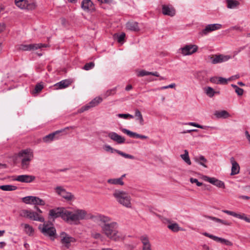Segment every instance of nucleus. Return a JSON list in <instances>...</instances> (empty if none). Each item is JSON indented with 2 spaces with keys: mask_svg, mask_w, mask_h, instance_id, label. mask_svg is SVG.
I'll use <instances>...</instances> for the list:
<instances>
[{
  "mask_svg": "<svg viewBox=\"0 0 250 250\" xmlns=\"http://www.w3.org/2000/svg\"><path fill=\"white\" fill-rule=\"evenodd\" d=\"M205 217L206 218L209 219L211 220H213V221L216 222V223H221V224L225 225V226H231L232 224V223L230 222H229L226 220H222V219H219V218H216L215 217L208 216V215H206V216H205Z\"/></svg>",
  "mask_w": 250,
  "mask_h": 250,
  "instance_id": "27",
  "label": "nucleus"
},
{
  "mask_svg": "<svg viewBox=\"0 0 250 250\" xmlns=\"http://www.w3.org/2000/svg\"><path fill=\"white\" fill-rule=\"evenodd\" d=\"M71 84V82L69 80H64L57 83L54 85L55 89H60L67 87Z\"/></svg>",
  "mask_w": 250,
  "mask_h": 250,
  "instance_id": "26",
  "label": "nucleus"
},
{
  "mask_svg": "<svg viewBox=\"0 0 250 250\" xmlns=\"http://www.w3.org/2000/svg\"><path fill=\"white\" fill-rule=\"evenodd\" d=\"M120 129L122 132L126 134L130 137L140 138L141 139H146L148 138V137L146 136L138 134L136 132L131 131L126 128H121Z\"/></svg>",
  "mask_w": 250,
  "mask_h": 250,
  "instance_id": "22",
  "label": "nucleus"
},
{
  "mask_svg": "<svg viewBox=\"0 0 250 250\" xmlns=\"http://www.w3.org/2000/svg\"><path fill=\"white\" fill-rule=\"evenodd\" d=\"M62 132V130H57L54 132L50 133L48 135L45 136L43 138L42 140L45 143H49L53 141L55 138V135Z\"/></svg>",
  "mask_w": 250,
  "mask_h": 250,
  "instance_id": "28",
  "label": "nucleus"
},
{
  "mask_svg": "<svg viewBox=\"0 0 250 250\" xmlns=\"http://www.w3.org/2000/svg\"><path fill=\"white\" fill-rule=\"evenodd\" d=\"M140 240L143 244L142 250H152L151 245L147 235H144L140 236Z\"/></svg>",
  "mask_w": 250,
  "mask_h": 250,
  "instance_id": "21",
  "label": "nucleus"
},
{
  "mask_svg": "<svg viewBox=\"0 0 250 250\" xmlns=\"http://www.w3.org/2000/svg\"><path fill=\"white\" fill-rule=\"evenodd\" d=\"M116 87H115L113 89L108 90L106 91V92L105 93V95L106 96H108L111 95H113L116 93Z\"/></svg>",
  "mask_w": 250,
  "mask_h": 250,
  "instance_id": "52",
  "label": "nucleus"
},
{
  "mask_svg": "<svg viewBox=\"0 0 250 250\" xmlns=\"http://www.w3.org/2000/svg\"><path fill=\"white\" fill-rule=\"evenodd\" d=\"M56 193L68 201H72L75 199L74 195L71 192H67L65 189L61 186H58L55 188Z\"/></svg>",
  "mask_w": 250,
  "mask_h": 250,
  "instance_id": "7",
  "label": "nucleus"
},
{
  "mask_svg": "<svg viewBox=\"0 0 250 250\" xmlns=\"http://www.w3.org/2000/svg\"><path fill=\"white\" fill-rule=\"evenodd\" d=\"M163 222L164 223H167L168 225L170 224V223H172V222L169 219L165 218L163 219Z\"/></svg>",
  "mask_w": 250,
  "mask_h": 250,
  "instance_id": "60",
  "label": "nucleus"
},
{
  "mask_svg": "<svg viewBox=\"0 0 250 250\" xmlns=\"http://www.w3.org/2000/svg\"><path fill=\"white\" fill-rule=\"evenodd\" d=\"M239 198L243 199L245 200H249L250 199V197L245 195H240L239 196Z\"/></svg>",
  "mask_w": 250,
  "mask_h": 250,
  "instance_id": "57",
  "label": "nucleus"
},
{
  "mask_svg": "<svg viewBox=\"0 0 250 250\" xmlns=\"http://www.w3.org/2000/svg\"><path fill=\"white\" fill-rule=\"evenodd\" d=\"M227 7L229 8H234L237 7L239 3L238 1L234 0H227Z\"/></svg>",
  "mask_w": 250,
  "mask_h": 250,
  "instance_id": "38",
  "label": "nucleus"
},
{
  "mask_svg": "<svg viewBox=\"0 0 250 250\" xmlns=\"http://www.w3.org/2000/svg\"><path fill=\"white\" fill-rule=\"evenodd\" d=\"M61 243L66 248L69 249L71 246V243H74L76 239L70 236L65 232H62L60 233Z\"/></svg>",
  "mask_w": 250,
  "mask_h": 250,
  "instance_id": "8",
  "label": "nucleus"
},
{
  "mask_svg": "<svg viewBox=\"0 0 250 250\" xmlns=\"http://www.w3.org/2000/svg\"><path fill=\"white\" fill-rule=\"evenodd\" d=\"M194 160L196 162L199 164L200 165L203 166L205 167H207V165L205 163L207 162V160L203 155L199 156H196L194 158Z\"/></svg>",
  "mask_w": 250,
  "mask_h": 250,
  "instance_id": "32",
  "label": "nucleus"
},
{
  "mask_svg": "<svg viewBox=\"0 0 250 250\" xmlns=\"http://www.w3.org/2000/svg\"><path fill=\"white\" fill-rule=\"evenodd\" d=\"M95 64L93 62L86 63L83 66V69L85 70H89L94 67Z\"/></svg>",
  "mask_w": 250,
  "mask_h": 250,
  "instance_id": "44",
  "label": "nucleus"
},
{
  "mask_svg": "<svg viewBox=\"0 0 250 250\" xmlns=\"http://www.w3.org/2000/svg\"><path fill=\"white\" fill-rule=\"evenodd\" d=\"M102 3H111L112 0H98Z\"/></svg>",
  "mask_w": 250,
  "mask_h": 250,
  "instance_id": "58",
  "label": "nucleus"
},
{
  "mask_svg": "<svg viewBox=\"0 0 250 250\" xmlns=\"http://www.w3.org/2000/svg\"><path fill=\"white\" fill-rule=\"evenodd\" d=\"M205 92L206 94L210 98L213 97L214 95L215 94V92L214 89L212 87L209 86L207 87L206 88Z\"/></svg>",
  "mask_w": 250,
  "mask_h": 250,
  "instance_id": "40",
  "label": "nucleus"
},
{
  "mask_svg": "<svg viewBox=\"0 0 250 250\" xmlns=\"http://www.w3.org/2000/svg\"><path fill=\"white\" fill-rule=\"evenodd\" d=\"M43 88V86L41 83H38L36 85L35 87V91L36 93L40 92Z\"/></svg>",
  "mask_w": 250,
  "mask_h": 250,
  "instance_id": "47",
  "label": "nucleus"
},
{
  "mask_svg": "<svg viewBox=\"0 0 250 250\" xmlns=\"http://www.w3.org/2000/svg\"><path fill=\"white\" fill-rule=\"evenodd\" d=\"M238 96H242L244 93V90L240 87H238L235 91Z\"/></svg>",
  "mask_w": 250,
  "mask_h": 250,
  "instance_id": "54",
  "label": "nucleus"
},
{
  "mask_svg": "<svg viewBox=\"0 0 250 250\" xmlns=\"http://www.w3.org/2000/svg\"><path fill=\"white\" fill-rule=\"evenodd\" d=\"M15 4L21 9L33 10L36 7L34 2H29L27 0H15Z\"/></svg>",
  "mask_w": 250,
  "mask_h": 250,
  "instance_id": "11",
  "label": "nucleus"
},
{
  "mask_svg": "<svg viewBox=\"0 0 250 250\" xmlns=\"http://www.w3.org/2000/svg\"><path fill=\"white\" fill-rule=\"evenodd\" d=\"M245 48V47H241L240 48H239V49H238V51H235L234 52V55H236L238 53H239L240 51H241L242 50H243V49H244Z\"/></svg>",
  "mask_w": 250,
  "mask_h": 250,
  "instance_id": "61",
  "label": "nucleus"
},
{
  "mask_svg": "<svg viewBox=\"0 0 250 250\" xmlns=\"http://www.w3.org/2000/svg\"><path fill=\"white\" fill-rule=\"evenodd\" d=\"M202 247L203 249L205 250H209V247L206 244L203 245Z\"/></svg>",
  "mask_w": 250,
  "mask_h": 250,
  "instance_id": "63",
  "label": "nucleus"
},
{
  "mask_svg": "<svg viewBox=\"0 0 250 250\" xmlns=\"http://www.w3.org/2000/svg\"><path fill=\"white\" fill-rule=\"evenodd\" d=\"M175 86V84L174 83H173L169 85H168L167 86H164L161 87L160 88H158V90H163V89H167V88H174Z\"/></svg>",
  "mask_w": 250,
  "mask_h": 250,
  "instance_id": "53",
  "label": "nucleus"
},
{
  "mask_svg": "<svg viewBox=\"0 0 250 250\" xmlns=\"http://www.w3.org/2000/svg\"><path fill=\"white\" fill-rule=\"evenodd\" d=\"M125 27L126 29L132 32H138L140 31L139 23L133 21H130L127 22Z\"/></svg>",
  "mask_w": 250,
  "mask_h": 250,
  "instance_id": "23",
  "label": "nucleus"
},
{
  "mask_svg": "<svg viewBox=\"0 0 250 250\" xmlns=\"http://www.w3.org/2000/svg\"><path fill=\"white\" fill-rule=\"evenodd\" d=\"M91 236L93 238L96 239H101L103 237L102 234L98 232H93L91 234Z\"/></svg>",
  "mask_w": 250,
  "mask_h": 250,
  "instance_id": "49",
  "label": "nucleus"
},
{
  "mask_svg": "<svg viewBox=\"0 0 250 250\" xmlns=\"http://www.w3.org/2000/svg\"><path fill=\"white\" fill-rule=\"evenodd\" d=\"M135 116L136 117V120L139 121L140 124L141 125H143L144 122V119L141 112L138 109H136L135 110Z\"/></svg>",
  "mask_w": 250,
  "mask_h": 250,
  "instance_id": "35",
  "label": "nucleus"
},
{
  "mask_svg": "<svg viewBox=\"0 0 250 250\" xmlns=\"http://www.w3.org/2000/svg\"><path fill=\"white\" fill-rule=\"evenodd\" d=\"M181 157L182 159L188 165L191 164L189 157L188 155V152L187 150H185V153L181 155Z\"/></svg>",
  "mask_w": 250,
  "mask_h": 250,
  "instance_id": "39",
  "label": "nucleus"
},
{
  "mask_svg": "<svg viewBox=\"0 0 250 250\" xmlns=\"http://www.w3.org/2000/svg\"><path fill=\"white\" fill-rule=\"evenodd\" d=\"M198 131V129H190V130H187L184 131L183 132V133H190L191 132H192V131L197 132Z\"/></svg>",
  "mask_w": 250,
  "mask_h": 250,
  "instance_id": "56",
  "label": "nucleus"
},
{
  "mask_svg": "<svg viewBox=\"0 0 250 250\" xmlns=\"http://www.w3.org/2000/svg\"><path fill=\"white\" fill-rule=\"evenodd\" d=\"M162 13L165 15L173 17L175 14V9L171 6L168 5H162Z\"/></svg>",
  "mask_w": 250,
  "mask_h": 250,
  "instance_id": "24",
  "label": "nucleus"
},
{
  "mask_svg": "<svg viewBox=\"0 0 250 250\" xmlns=\"http://www.w3.org/2000/svg\"><path fill=\"white\" fill-rule=\"evenodd\" d=\"M125 34L124 33H121L120 35L118 36L117 41L119 42H122L125 40Z\"/></svg>",
  "mask_w": 250,
  "mask_h": 250,
  "instance_id": "50",
  "label": "nucleus"
},
{
  "mask_svg": "<svg viewBox=\"0 0 250 250\" xmlns=\"http://www.w3.org/2000/svg\"><path fill=\"white\" fill-rule=\"evenodd\" d=\"M189 180L191 183H195L198 187H200L203 185V183L199 182L197 179L190 178Z\"/></svg>",
  "mask_w": 250,
  "mask_h": 250,
  "instance_id": "48",
  "label": "nucleus"
},
{
  "mask_svg": "<svg viewBox=\"0 0 250 250\" xmlns=\"http://www.w3.org/2000/svg\"><path fill=\"white\" fill-rule=\"evenodd\" d=\"M48 45L45 43H33L29 44H21L18 46V49L21 51H34L42 47H47Z\"/></svg>",
  "mask_w": 250,
  "mask_h": 250,
  "instance_id": "6",
  "label": "nucleus"
},
{
  "mask_svg": "<svg viewBox=\"0 0 250 250\" xmlns=\"http://www.w3.org/2000/svg\"><path fill=\"white\" fill-rule=\"evenodd\" d=\"M0 189L4 191H13L17 189V187L13 185H2L0 186Z\"/></svg>",
  "mask_w": 250,
  "mask_h": 250,
  "instance_id": "37",
  "label": "nucleus"
},
{
  "mask_svg": "<svg viewBox=\"0 0 250 250\" xmlns=\"http://www.w3.org/2000/svg\"><path fill=\"white\" fill-rule=\"evenodd\" d=\"M222 26V25L219 23L208 24L204 29L199 32V34L201 37L206 36L212 31L221 29Z\"/></svg>",
  "mask_w": 250,
  "mask_h": 250,
  "instance_id": "10",
  "label": "nucleus"
},
{
  "mask_svg": "<svg viewBox=\"0 0 250 250\" xmlns=\"http://www.w3.org/2000/svg\"><path fill=\"white\" fill-rule=\"evenodd\" d=\"M222 211L228 214V215L232 216L234 217L239 218L241 220H243L245 221L246 222L250 223V218L248 217L247 215L245 213L240 214V213H237L232 211L225 210V209L222 210Z\"/></svg>",
  "mask_w": 250,
  "mask_h": 250,
  "instance_id": "18",
  "label": "nucleus"
},
{
  "mask_svg": "<svg viewBox=\"0 0 250 250\" xmlns=\"http://www.w3.org/2000/svg\"><path fill=\"white\" fill-rule=\"evenodd\" d=\"M5 28V25L3 23H0V33L3 31Z\"/></svg>",
  "mask_w": 250,
  "mask_h": 250,
  "instance_id": "55",
  "label": "nucleus"
},
{
  "mask_svg": "<svg viewBox=\"0 0 250 250\" xmlns=\"http://www.w3.org/2000/svg\"><path fill=\"white\" fill-rule=\"evenodd\" d=\"M107 182L108 183L112 185H119L121 186L124 185V182L122 181V178L109 179Z\"/></svg>",
  "mask_w": 250,
  "mask_h": 250,
  "instance_id": "36",
  "label": "nucleus"
},
{
  "mask_svg": "<svg viewBox=\"0 0 250 250\" xmlns=\"http://www.w3.org/2000/svg\"><path fill=\"white\" fill-rule=\"evenodd\" d=\"M230 161L232 165L231 175H234L239 173L240 171V167L239 164L235 160L233 157L230 158Z\"/></svg>",
  "mask_w": 250,
  "mask_h": 250,
  "instance_id": "25",
  "label": "nucleus"
},
{
  "mask_svg": "<svg viewBox=\"0 0 250 250\" xmlns=\"http://www.w3.org/2000/svg\"><path fill=\"white\" fill-rule=\"evenodd\" d=\"M32 211L27 209H23L21 211L20 215L23 217L28 218L30 219Z\"/></svg>",
  "mask_w": 250,
  "mask_h": 250,
  "instance_id": "41",
  "label": "nucleus"
},
{
  "mask_svg": "<svg viewBox=\"0 0 250 250\" xmlns=\"http://www.w3.org/2000/svg\"><path fill=\"white\" fill-rule=\"evenodd\" d=\"M208 58L211 60L212 64H217L226 62L231 59L229 55H224L222 54L209 56Z\"/></svg>",
  "mask_w": 250,
  "mask_h": 250,
  "instance_id": "13",
  "label": "nucleus"
},
{
  "mask_svg": "<svg viewBox=\"0 0 250 250\" xmlns=\"http://www.w3.org/2000/svg\"><path fill=\"white\" fill-rule=\"evenodd\" d=\"M96 220L104 224L101 226L102 233L109 239L114 241H119L124 238L122 233L118 230L119 225L116 222H110L111 219L107 216L99 215Z\"/></svg>",
  "mask_w": 250,
  "mask_h": 250,
  "instance_id": "2",
  "label": "nucleus"
},
{
  "mask_svg": "<svg viewBox=\"0 0 250 250\" xmlns=\"http://www.w3.org/2000/svg\"><path fill=\"white\" fill-rule=\"evenodd\" d=\"M132 88V86L130 84H128L127 85L126 87H125V90L126 91H129L130 90H131V89Z\"/></svg>",
  "mask_w": 250,
  "mask_h": 250,
  "instance_id": "62",
  "label": "nucleus"
},
{
  "mask_svg": "<svg viewBox=\"0 0 250 250\" xmlns=\"http://www.w3.org/2000/svg\"><path fill=\"white\" fill-rule=\"evenodd\" d=\"M75 126H68V127H66L65 128H64V129H62V132L63 131H65L66 130H68V129H75Z\"/></svg>",
  "mask_w": 250,
  "mask_h": 250,
  "instance_id": "59",
  "label": "nucleus"
},
{
  "mask_svg": "<svg viewBox=\"0 0 250 250\" xmlns=\"http://www.w3.org/2000/svg\"><path fill=\"white\" fill-rule=\"evenodd\" d=\"M214 115L217 118L226 119L230 116L229 113L226 110L215 111Z\"/></svg>",
  "mask_w": 250,
  "mask_h": 250,
  "instance_id": "29",
  "label": "nucleus"
},
{
  "mask_svg": "<svg viewBox=\"0 0 250 250\" xmlns=\"http://www.w3.org/2000/svg\"><path fill=\"white\" fill-rule=\"evenodd\" d=\"M167 227L171 231L173 232H178L180 230H182L183 229L179 227V225L176 223H172L167 225Z\"/></svg>",
  "mask_w": 250,
  "mask_h": 250,
  "instance_id": "33",
  "label": "nucleus"
},
{
  "mask_svg": "<svg viewBox=\"0 0 250 250\" xmlns=\"http://www.w3.org/2000/svg\"><path fill=\"white\" fill-rule=\"evenodd\" d=\"M23 202L26 204H31L34 205H41L43 206L45 205V202L43 200L36 196H28L22 198Z\"/></svg>",
  "mask_w": 250,
  "mask_h": 250,
  "instance_id": "9",
  "label": "nucleus"
},
{
  "mask_svg": "<svg viewBox=\"0 0 250 250\" xmlns=\"http://www.w3.org/2000/svg\"><path fill=\"white\" fill-rule=\"evenodd\" d=\"M203 234L204 236L208 237L216 242H220L223 244H225L227 246H231L233 245L232 243L228 240L214 236V235L210 234L208 232H204V233H203Z\"/></svg>",
  "mask_w": 250,
  "mask_h": 250,
  "instance_id": "16",
  "label": "nucleus"
},
{
  "mask_svg": "<svg viewBox=\"0 0 250 250\" xmlns=\"http://www.w3.org/2000/svg\"><path fill=\"white\" fill-rule=\"evenodd\" d=\"M104 148L107 152H110L112 153H113L114 152H116L118 154L120 155L121 156H122L125 158H128V159H134V157L133 155L125 153L120 150L114 149L110 146H109L108 145H104Z\"/></svg>",
  "mask_w": 250,
  "mask_h": 250,
  "instance_id": "15",
  "label": "nucleus"
},
{
  "mask_svg": "<svg viewBox=\"0 0 250 250\" xmlns=\"http://www.w3.org/2000/svg\"><path fill=\"white\" fill-rule=\"evenodd\" d=\"M227 82H228L227 79L222 78V77H219L218 81L216 83H219V84H226V83H227Z\"/></svg>",
  "mask_w": 250,
  "mask_h": 250,
  "instance_id": "51",
  "label": "nucleus"
},
{
  "mask_svg": "<svg viewBox=\"0 0 250 250\" xmlns=\"http://www.w3.org/2000/svg\"><path fill=\"white\" fill-rule=\"evenodd\" d=\"M30 219L34 221H38L41 222H43L44 221V219L42 216L40 215L38 213L34 211L31 212Z\"/></svg>",
  "mask_w": 250,
  "mask_h": 250,
  "instance_id": "30",
  "label": "nucleus"
},
{
  "mask_svg": "<svg viewBox=\"0 0 250 250\" xmlns=\"http://www.w3.org/2000/svg\"><path fill=\"white\" fill-rule=\"evenodd\" d=\"M81 8L86 12H91L95 9L94 5L91 0H83L81 3Z\"/></svg>",
  "mask_w": 250,
  "mask_h": 250,
  "instance_id": "20",
  "label": "nucleus"
},
{
  "mask_svg": "<svg viewBox=\"0 0 250 250\" xmlns=\"http://www.w3.org/2000/svg\"><path fill=\"white\" fill-rule=\"evenodd\" d=\"M198 46L196 45L188 44L186 45L183 47H181L179 49L183 56L190 55L197 51Z\"/></svg>",
  "mask_w": 250,
  "mask_h": 250,
  "instance_id": "12",
  "label": "nucleus"
},
{
  "mask_svg": "<svg viewBox=\"0 0 250 250\" xmlns=\"http://www.w3.org/2000/svg\"><path fill=\"white\" fill-rule=\"evenodd\" d=\"M217 79V77H212V78H211L210 79V81L212 83H216V80Z\"/></svg>",
  "mask_w": 250,
  "mask_h": 250,
  "instance_id": "64",
  "label": "nucleus"
},
{
  "mask_svg": "<svg viewBox=\"0 0 250 250\" xmlns=\"http://www.w3.org/2000/svg\"><path fill=\"white\" fill-rule=\"evenodd\" d=\"M117 116L120 118H124L125 119H133L134 116L130 114H117Z\"/></svg>",
  "mask_w": 250,
  "mask_h": 250,
  "instance_id": "43",
  "label": "nucleus"
},
{
  "mask_svg": "<svg viewBox=\"0 0 250 250\" xmlns=\"http://www.w3.org/2000/svg\"><path fill=\"white\" fill-rule=\"evenodd\" d=\"M113 195L119 204L127 208H131V197L127 193L123 191L115 190Z\"/></svg>",
  "mask_w": 250,
  "mask_h": 250,
  "instance_id": "4",
  "label": "nucleus"
},
{
  "mask_svg": "<svg viewBox=\"0 0 250 250\" xmlns=\"http://www.w3.org/2000/svg\"><path fill=\"white\" fill-rule=\"evenodd\" d=\"M204 179L205 181L214 185L217 179H216L214 177H209L208 176H205L204 178Z\"/></svg>",
  "mask_w": 250,
  "mask_h": 250,
  "instance_id": "45",
  "label": "nucleus"
},
{
  "mask_svg": "<svg viewBox=\"0 0 250 250\" xmlns=\"http://www.w3.org/2000/svg\"><path fill=\"white\" fill-rule=\"evenodd\" d=\"M18 156L21 160V168L23 170L28 169L34 158L33 150L30 148L22 149L18 153Z\"/></svg>",
  "mask_w": 250,
  "mask_h": 250,
  "instance_id": "3",
  "label": "nucleus"
},
{
  "mask_svg": "<svg viewBox=\"0 0 250 250\" xmlns=\"http://www.w3.org/2000/svg\"><path fill=\"white\" fill-rule=\"evenodd\" d=\"M185 124L189 125H191L193 126H195V127H198L199 128H201V129H206L208 127V126L201 125L198 124L194 122H188Z\"/></svg>",
  "mask_w": 250,
  "mask_h": 250,
  "instance_id": "42",
  "label": "nucleus"
},
{
  "mask_svg": "<svg viewBox=\"0 0 250 250\" xmlns=\"http://www.w3.org/2000/svg\"><path fill=\"white\" fill-rule=\"evenodd\" d=\"M24 228L25 232L29 236L32 235L34 233V229L32 226L27 224H22L21 225Z\"/></svg>",
  "mask_w": 250,
  "mask_h": 250,
  "instance_id": "34",
  "label": "nucleus"
},
{
  "mask_svg": "<svg viewBox=\"0 0 250 250\" xmlns=\"http://www.w3.org/2000/svg\"><path fill=\"white\" fill-rule=\"evenodd\" d=\"M36 177L31 175H21L17 176L14 180L21 183H30L34 181Z\"/></svg>",
  "mask_w": 250,
  "mask_h": 250,
  "instance_id": "17",
  "label": "nucleus"
},
{
  "mask_svg": "<svg viewBox=\"0 0 250 250\" xmlns=\"http://www.w3.org/2000/svg\"><path fill=\"white\" fill-rule=\"evenodd\" d=\"M39 229L44 236L49 237L51 240L54 241L56 238V229L53 225L44 223L39 225Z\"/></svg>",
  "mask_w": 250,
  "mask_h": 250,
  "instance_id": "5",
  "label": "nucleus"
},
{
  "mask_svg": "<svg viewBox=\"0 0 250 250\" xmlns=\"http://www.w3.org/2000/svg\"><path fill=\"white\" fill-rule=\"evenodd\" d=\"M153 75L156 77H159V74L158 72H149L144 70H141L139 72L137 76L139 77H143L147 75Z\"/></svg>",
  "mask_w": 250,
  "mask_h": 250,
  "instance_id": "31",
  "label": "nucleus"
},
{
  "mask_svg": "<svg viewBox=\"0 0 250 250\" xmlns=\"http://www.w3.org/2000/svg\"><path fill=\"white\" fill-rule=\"evenodd\" d=\"M214 186H215L219 188H225V183L223 181H220L218 179H217Z\"/></svg>",
  "mask_w": 250,
  "mask_h": 250,
  "instance_id": "46",
  "label": "nucleus"
},
{
  "mask_svg": "<svg viewBox=\"0 0 250 250\" xmlns=\"http://www.w3.org/2000/svg\"><path fill=\"white\" fill-rule=\"evenodd\" d=\"M103 101L102 98L100 97H97L93 99L91 102L83 106L80 109V112H83L85 111L89 110L90 108L95 107L101 103Z\"/></svg>",
  "mask_w": 250,
  "mask_h": 250,
  "instance_id": "14",
  "label": "nucleus"
},
{
  "mask_svg": "<svg viewBox=\"0 0 250 250\" xmlns=\"http://www.w3.org/2000/svg\"><path fill=\"white\" fill-rule=\"evenodd\" d=\"M59 217L66 223L75 225L79 224L80 220L91 218L84 209H76L71 211L64 208H58L49 210V219L54 220Z\"/></svg>",
  "mask_w": 250,
  "mask_h": 250,
  "instance_id": "1",
  "label": "nucleus"
},
{
  "mask_svg": "<svg viewBox=\"0 0 250 250\" xmlns=\"http://www.w3.org/2000/svg\"><path fill=\"white\" fill-rule=\"evenodd\" d=\"M108 137L116 142L117 144H122L125 143V139L124 137H122L114 132H110L108 133Z\"/></svg>",
  "mask_w": 250,
  "mask_h": 250,
  "instance_id": "19",
  "label": "nucleus"
}]
</instances>
